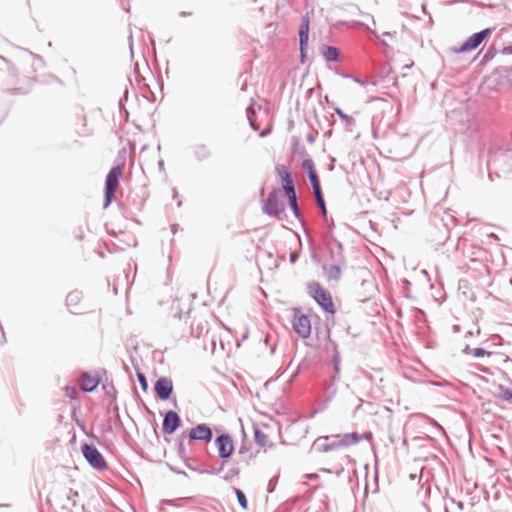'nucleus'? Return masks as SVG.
Instances as JSON below:
<instances>
[{
	"label": "nucleus",
	"instance_id": "nucleus-1",
	"mask_svg": "<svg viewBox=\"0 0 512 512\" xmlns=\"http://www.w3.org/2000/svg\"><path fill=\"white\" fill-rule=\"evenodd\" d=\"M309 296L320 306V308L327 314L334 315L336 309L334 306L331 293L323 288L318 282H311L308 284Z\"/></svg>",
	"mask_w": 512,
	"mask_h": 512
},
{
	"label": "nucleus",
	"instance_id": "nucleus-2",
	"mask_svg": "<svg viewBox=\"0 0 512 512\" xmlns=\"http://www.w3.org/2000/svg\"><path fill=\"white\" fill-rule=\"evenodd\" d=\"M284 196L281 189L274 187L268 194V197L263 201L262 211L270 217L282 219L285 211V203L281 199Z\"/></svg>",
	"mask_w": 512,
	"mask_h": 512
},
{
	"label": "nucleus",
	"instance_id": "nucleus-3",
	"mask_svg": "<svg viewBox=\"0 0 512 512\" xmlns=\"http://www.w3.org/2000/svg\"><path fill=\"white\" fill-rule=\"evenodd\" d=\"M122 172L123 166L116 165L112 167L106 175L104 184L103 209L108 208L110 204L113 202Z\"/></svg>",
	"mask_w": 512,
	"mask_h": 512
},
{
	"label": "nucleus",
	"instance_id": "nucleus-4",
	"mask_svg": "<svg viewBox=\"0 0 512 512\" xmlns=\"http://www.w3.org/2000/svg\"><path fill=\"white\" fill-rule=\"evenodd\" d=\"M494 31L493 27H487L481 31L473 33L460 46L451 47L449 51L453 54L468 53L476 50Z\"/></svg>",
	"mask_w": 512,
	"mask_h": 512
},
{
	"label": "nucleus",
	"instance_id": "nucleus-5",
	"mask_svg": "<svg viewBox=\"0 0 512 512\" xmlns=\"http://www.w3.org/2000/svg\"><path fill=\"white\" fill-rule=\"evenodd\" d=\"M81 452L85 460L92 468L98 471L107 469L108 464L105 458L94 444H88L86 442L82 443Z\"/></svg>",
	"mask_w": 512,
	"mask_h": 512
},
{
	"label": "nucleus",
	"instance_id": "nucleus-6",
	"mask_svg": "<svg viewBox=\"0 0 512 512\" xmlns=\"http://www.w3.org/2000/svg\"><path fill=\"white\" fill-rule=\"evenodd\" d=\"M275 175L281 182V193L283 195L296 192V185L291 169L285 164H277L275 166Z\"/></svg>",
	"mask_w": 512,
	"mask_h": 512
},
{
	"label": "nucleus",
	"instance_id": "nucleus-7",
	"mask_svg": "<svg viewBox=\"0 0 512 512\" xmlns=\"http://www.w3.org/2000/svg\"><path fill=\"white\" fill-rule=\"evenodd\" d=\"M309 12L302 16L301 24L298 30L299 37V53H300V62L302 64L305 63L307 57V49L309 42V32H310V16Z\"/></svg>",
	"mask_w": 512,
	"mask_h": 512
},
{
	"label": "nucleus",
	"instance_id": "nucleus-8",
	"mask_svg": "<svg viewBox=\"0 0 512 512\" xmlns=\"http://www.w3.org/2000/svg\"><path fill=\"white\" fill-rule=\"evenodd\" d=\"M214 444L218 450L219 458L224 461L230 459L235 451L233 438L227 432L218 434L214 440Z\"/></svg>",
	"mask_w": 512,
	"mask_h": 512
},
{
	"label": "nucleus",
	"instance_id": "nucleus-9",
	"mask_svg": "<svg viewBox=\"0 0 512 512\" xmlns=\"http://www.w3.org/2000/svg\"><path fill=\"white\" fill-rule=\"evenodd\" d=\"M343 448L340 435H327L318 437L312 444L313 451L324 453Z\"/></svg>",
	"mask_w": 512,
	"mask_h": 512
},
{
	"label": "nucleus",
	"instance_id": "nucleus-10",
	"mask_svg": "<svg viewBox=\"0 0 512 512\" xmlns=\"http://www.w3.org/2000/svg\"><path fill=\"white\" fill-rule=\"evenodd\" d=\"M188 437L189 443L192 441H199L208 444L213 439V430L207 423H200L185 432Z\"/></svg>",
	"mask_w": 512,
	"mask_h": 512
},
{
	"label": "nucleus",
	"instance_id": "nucleus-11",
	"mask_svg": "<svg viewBox=\"0 0 512 512\" xmlns=\"http://www.w3.org/2000/svg\"><path fill=\"white\" fill-rule=\"evenodd\" d=\"M292 326L298 336L303 339L308 338L311 334L310 319L299 308L294 309Z\"/></svg>",
	"mask_w": 512,
	"mask_h": 512
},
{
	"label": "nucleus",
	"instance_id": "nucleus-12",
	"mask_svg": "<svg viewBox=\"0 0 512 512\" xmlns=\"http://www.w3.org/2000/svg\"><path fill=\"white\" fill-rule=\"evenodd\" d=\"M173 382L169 377L161 376L154 383L156 397L161 401H167L173 394Z\"/></svg>",
	"mask_w": 512,
	"mask_h": 512
},
{
	"label": "nucleus",
	"instance_id": "nucleus-13",
	"mask_svg": "<svg viewBox=\"0 0 512 512\" xmlns=\"http://www.w3.org/2000/svg\"><path fill=\"white\" fill-rule=\"evenodd\" d=\"M326 246L332 263L344 264L346 262L343 244L335 236L331 235L329 237Z\"/></svg>",
	"mask_w": 512,
	"mask_h": 512
},
{
	"label": "nucleus",
	"instance_id": "nucleus-14",
	"mask_svg": "<svg viewBox=\"0 0 512 512\" xmlns=\"http://www.w3.org/2000/svg\"><path fill=\"white\" fill-rule=\"evenodd\" d=\"M182 425L179 414L174 410H168L163 417L162 432L166 435H172Z\"/></svg>",
	"mask_w": 512,
	"mask_h": 512
},
{
	"label": "nucleus",
	"instance_id": "nucleus-15",
	"mask_svg": "<svg viewBox=\"0 0 512 512\" xmlns=\"http://www.w3.org/2000/svg\"><path fill=\"white\" fill-rule=\"evenodd\" d=\"M341 438V444L343 447H349L351 445H355L359 443L362 440L372 441L373 434L370 431L359 433V432H351V433H344L340 435Z\"/></svg>",
	"mask_w": 512,
	"mask_h": 512
},
{
	"label": "nucleus",
	"instance_id": "nucleus-16",
	"mask_svg": "<svg viewBox=\"0 0 512 512\" xmlns=\"http://www.w3.org/2000/svg\"><path fill=\"white\" fill-rule=\"evenodd\" d=\"M302 169L306 173L309 182L311 184L312 190H316L321 188L320 178L316 171L314 162L311 158H306L302 162Z\"/></svg>",
	"mask_w": 512,
	"mask_h": 512
},
{
	"label": "nucleus",
	"instance_id": "nucleus-17",
	"mask_svg": "<svg viewBox=\"0 0 512 512\" xmlns=\"http://www.w3.org/2000/svg\"><path fill=\"white\" fill-rule=\"evenodd\" d=\"M511 72H512V67L499 66L491 74L490 80L495 85H503L506 83H512V79L510 78Z\"/></svg>",
	"mask_w": 512,
	"mask_h": 512
},
{
	"label": "nucleus",
	"instance_id": "nucleus-18",
	"mask_svg": "<svg viewBox=\"0 0 512 512\" xmlns=\"http://www.w3.org/2000/svg\"><path fill=\"white\" fill-rule=\"evenodd\" d=\"M80 381L81 390L83 392L91 393L98 388L101 379L97 375L93 376L90 372L84 371L81 374Z\"/></svg>",
	"mask_w": 512,
	"mask_h": 512
},
{
	"label": "nucleus",
	"instance_id": "nucleus-19",
	"mask_svg": "<svg viewBox=\"0 0 512 512\" xmlns=\"http://www.w3.org/2000/svg\"><path fill=\"white\" fill-rule=\"evenodd\" d=\"M327 337L329 340V345L332 349V364H333V370L335 372V375H333L332 379L333 381L339 380V373H340V364H341V357L340 352L338 350V344L336 341L332 340L330 338V330L327 329Z\"/></svg>",
	"mask_w": 512,
	"mask_h": 512
},
{
	"label": "nucleus",
	"instance_id": "nucleus-20",
	"mask_svg": "<svg viewBox=\"0 0 512 512\" xmlns=\"http://www.w3.org/2000/svg\"><path fill=\"white\" fill-rule=\"evenodd\" d=\"M191 152L194 159L199 163L207 161L212 157L210 147L204 143H197L191 146Z\"/></svg>",
	"mask_w": 512,
	"mask_h": 512
},
{
	"label": "nucleus",
	"instance_id": "nucleus-21",
	"mask_svg": "<svg viewBox=\"0 0 512 512\" xmlns=\"http://www.w3.org/2000/svg\"><path fill=\"white\" fill-rule=\"evenodd\" d=\"M321 54L327 62H338L341 60L340 50L332 45H322Z\"/></svg>",
	"mask_w": 512,
	"mask_h": 512
},
{
	"label": "nucleus",
	"instance_id": "nucleus-22",
	"mask_svg": "<svg viewBox=\"0 0 512 512\" xmlns=\"http://www.w3.org/2000/svg\"><path fill=\"white\" fill-rule=\"evenodd\" d=\"M284 196L287 199L288 206L291 209V211L293 212V215L303 225V218H302L301 210H300V207H299V204H298L297 191L296 192H292L290 194H286Z\"/></svg>",
	"mask_w": 512,
	"mask_h": 512
},
{
	"label": "nucleus",
	"instance_id": "nucleus-23",
	"mask_svg": "<svg viewBox=\"0 0 512 512\" xmlns=\"http://www.w3.org/2000/svg\"><path fill=\"white\" fill-rule=\"evenodd\" d=\"M82 299V292L74 290L70 292L66 297V306L72 314H79L80 312L74 308L80 303Z\"/></svg>",
	"mask_w": 512,
	"mask_h": 512
},
{
	"label": "nucleus",
	"instance_id": "nucleus-24",
	"mask_svg": "<svg viewBox=\"0 0 512 512\" xmlns=\"http://www.w3.org/2000/svg\"><path fill=\"white\" fill-rule=\"evenodd\" d=\"M341 265L342 263H332L329 268L323 265V270L329 280L338 281L341 278Z\"/></svg>",
	"mask_w": 512,
	"mask_h": 512
},
{
	"label": "nucleus",
	"instance_id": "nucleus-25",
	"mask_svg": "<svg viewBox=\"0 0 512 512\" xmlns=\"http://www.w3.org/2000/svg\"><path fill=\"white\" fill-rule=\"evenodd\" d=\"M312 191H313V194H314V197H315V201H316V204H317V206L319 208L321 216L324 219L327 220V207H326L324 195H323V192H322V187L318 188L316 190H312Z\"/></svg>",
	"mask_w": 512,
	"mask_h": 512
},
{
	"label": "nucleus",
	"instance_id": "nucleus-26",
	"mask_svg": "<svg viewBox=\"0 0 512 512\" xmlns=\"http://www.w3.org/2000/svg\"><path fill=\"white\" fill-rule=\"evenodd\" d=\"M335 73L342 76L343 78H346V79H351L353 80L355 83H358L359 85L361 86H367V85H372V86H376V82L374 81H368V80H363L357 76H354L352 75L351 73L349 72H346L340 68H336L335 69Z\"/></svg>",
	"mask_w": 512,
	"mask_h": 512
},
{
	"label": "nucleus",
	"instance_id": "nucleus-27",
	"mask_svg": "<svg viewBox=\"0 0 512 512\" xmlns=\"http://www.w3.org/2000/svg\"><path fill=\"white\" fill-rule=\"evenodd\" d=\"M494 396L502 401L511 402L512 401V388L505 387L502 384L496 385V392Z\"/></svg>",
	"mask_w": 512,
	"mask_h": 512
},
{
	"label": "nucleus",
	"instance_id": "nucleus-28",
	"mask_svg": "<svg viewBox=\"0 0 512 512\" xmlns=\"http://www.w3.org/2000/svg\"><path fill=\"white\" fill-rule=\"evenodd\" d=\"M341 25H345L347 28H360L368 33H370L375 38H378L379 35L375 30H372L367 24L361 21H351V22H340Z\"/></svg>",
	"mask_w": 512,
	"mask_h": 512
},
{
	"label": "nucleus",
	"instance_id": "nucleus-29",
	"mask_svg": "<svg viewBox=\"0 0 512 512\" xmlns=\"http://www.w3.org/2000/svg\"><path fill=\"white\" fill-rule=\"evenodd\" d=\"M188 439L187 435L184 433H182L181 435H179L178 437V443H177V455L178 457L183 460L185 459L186 457L189 456V453H188V450L185 446V440Z\"/></svg>",
	"mask_w": 512,
	"mask_h": 512
},
{
	"label": "nucleus",
	"instance_id": "nucleus-30",
	"mask_svg": "<svg viewBox=\"0 0 512 512\" xmlns=\"http://www.w3.org/2000/svg\"><path fill=\"white\" fill-rule=\"evenodd\" d=\"M187 468H189L192 471H196L200 474H203L204 471V465H201L199 461L191 457L190 455L182 460Z\"/></svg>",
	"mask_w": 512,
	"mask_h": 512
},
{
	"label": "nucleus",
	"instance_id": "nucleus-31",
	"mask_svg": "<svg viewBox=\"0 0 512 512\" xmlns=\"http://www.w3.org/2000/svg\"><path fill=\"white\" fill-rule=\"evenodd\" d=\"M463 352L465 354L472 353V355L475 358H481V357H484V356H492L494 354L493 352L488 351L487 349L482 348V347H477V348L471 349L469 345H466V347L464 348Z\"/></svg>",
	"mask_w": 512,
	"mask_h": 512
},
{
	"label": "nucleus",
	"instance_id": "nucleus-32",
	"mask_svg": "<svg viewBox=\"0 0 512 512\" xmlns=\"http://www.w3.org/2000/svg\"><path fill=\"white\" fill-rule=\"evenodd\" d=\"M128 94H129L128 88L125 87L123 95L121 96V98L118 101L119 112L121 115L124 116V120L126 122L128 121V118H129V112L125 107V104L128 100Z\"/></svg>",
	"mask_w": 512,
	"mask_h": 512
},
{
	"label": "nucleus",
	"instance_id": "nucleus-33",
	"mask_svg": "<svg viewBox=\"0 0 512 512\" xmlns=\"http://www.w3.org/2000/svg\"><path fill=\"white\" fill-rule=\"evenodd\" d=\"M79 402L77 403L76 406L73 407V410H72V413H71V417L76 421L77 425L81 428V430L85 433V435L88 437V438H91L92 440H94L95 442L99 443V438L94 435L93 433H90V432H87L86 429H85V426L84 424L80 423L77 419H76V416H77V411L79 410Z\"/></svg>",
	"mask_w": 512,
	"mask_h": 512
},
{
	"label": "nucleus",
	"instance_id": "nucleus-34",
	"mask_svg": "<svg viewBox=\"0 0 512 512\" xmlns=\"http://www.w3.org/2000/svg\"><path fill=\"white\" fill-rule=\"evenodd\" d=\"M333 110L339 118L345 122L346 126H355L356 120L352 116L346 114L340 107L333 105Z\"/></svg>",
	"mask_w": 512,
	"mask_h": 512
},
{
	"label": "nucleus",
	"instance_id": "nucleus-35",
	"mask_svg": "<svg viewBox=\"0 0 512 512\" xmlns=\"http://www.w3.org/2000/svg\"><path fill=\"white\" fill-rule=\"evenodd\" d=\"M254 441L258 446L264 447L268 443V435L265 434L260 428L254 427Z\"/></svg>",
	"mask_w": 512,
	"mask_h": 512
},
{
	"label": "nucleus",
	"instance_id": "nucleus-36",
	"mask_svg": "<svg viewBox=\"0 0 512 512\" xmlns=\"http://www.w3.org/2000/svg\"><path fill=\"white\" fill-rule=\"evenodd\" d=\"M171 314L174 318L182 319L183 309L181 298H176L175 300H173L171 305Z\"/></svg>",
	"mask_w": 512,
	"mask_h": 512
},
{
	"label": "nucleus",
	"instance_id": "nucleus-37",
	"mask_svg": "<svg viewBox=\"0 0 512 512\" xmlns=\"http://www.w3.org/2000/svg\"><path fill=\"white\" fill-rule=\"evenodd\" d=\"M233 491L236 495V498H237V501H238V504L240 505V507L247 511L248 510V500H247V497L245 495V493L239 489V488H236V487H233Z\"/></svg>",
	"mask_w": 512,
	"mask_h": 512
},
{
	"label": "nucleus",
	"instance_id": "nucleus-38",
	"mask_svg": "<svg viewBox=\"0 0 512 512\" xmlns=\"http://www.w3.org/2000/svg\"><path fill=\"white\" fill-rule=\"evenodd\" d=\"M240 468L236 465L230 467L227 472L222 476V479L226 482H231L234 477L239 476Z\"/></svg>",
	"mask_w": 512,
	"mask_h": 512
},
{
	"label": "nucleus",
	"instance_id": "nucleus-39",
	"mask_svg": "<svg viewBox=\"0 0 512 512\" xmlns=\"http://www.w3.org/2000/svg\"><path fill=\"white\" fill-rule=\"evenodd\" d=\"M498 50L497 48L495 47V45H490L487 50L485 51L482 59H481V63L485 64L489 61H491L497 54Z\"/></svg>",
	"mask_w": 512,
	"mask_h": 512
},
{
	"label": "nucleus",
	"instance_id": "nucleus-40",
	"mask_svg": "<svg viewBox=\"0 0 512 512\" xmlns=\"http://www.w3.org/2000/svg\"><path fill=\"white\" fill-rule=\"evenodd\" d=\"M64 390L66 397L70 398L71 400L77 401V403L79 402V391L75 386L66 385Z\"/></svg>",
	"mask_w": 512,
	"mask_h": 512
},
{
	"label": "nucleus",
	"instance_id": "nucleus-41",
	"mask_svg": "<svg viewBox=\"0 0 512 512\" xmlns=\"http://www.w3.org/2000/svg\"><path fill=\"white\" fill-rule=\"evenodd\" d=\"M248 452H249V449H248L246 443L242 442L241 446L239 447L238 454H239V456L243 457V461H245V463L247 465H249L250 459L253 458L252 453H250L248 456H246L248 454Z\"/></svg>",
	"mask_w": 512,
	"mask_h": 512
},
{
	"label": "nucleus",
	"instance_id": "nucleus-42",
	"mask_svg": "<svg viewBox=\"0 0 512 512\" xmlns=\"http://www.w3.org/2000/svg\"><path fill=\"white\" fill-rule=\"evenodd\" d=\"M225 463H226V461L222 460V462L219 466H209V467L204 466L203 474L218 475L224 469Z\"/></svg>",
	"mask_w": 512,
	"mask_h": 512
},
{
	"label": "nucleus",
	"instance_id": "nucleus-43",
	"mask_svg": "<svg viewBox=\"0 0 512 512\" xmlns=\"http://www.w3.org/2000/svg\"><path fill=\"white\" fill-rule=\"evenodd\" d=\"M136 376H137V379H138V382L140 384L141 389L144 392H147L148 388H149V384H148V381H147V378H146L145 374L138 370L137 373H136Z\"/></svg>",
	"mask_w": 512,
	"mask_h": 512
},
{
	"label": "nucleus",
	"instance_id": "nucleus-44",
	"mask_svg": "<svg viewBox=\"0 0 512 512\" xmlns=\"http://www.w3.org/2000/svg\"><path fill=\"white\" fill-rule=\"evenodd\" d=\"M103 389L105 390L106 394L109 395L111 398L115 399L117 395V391L113 385L112 382L110 383H104Z\"/></svg>",
	"mask_w": 512,
	"mask_h": 512
},
{
	"label": "nucleus",
	"instance_id": "nucleus-45",
	"mask_svg": "<svg viewBox=\"0 0 512 512\" xmlns=\"http://www.w3.org/2000/svg\"><path fill=\"white\" fill-rule=\"evenodd\" d=\"M204 327L200 324H198L196 327L194 325H191V335L193 337L199 338L203 333Z\"/></svg>",
	"mask_w": 512,
	"mask_h": 512
},
{
	"label": "nucleus",
	"instance_id": "nucleus-46",
	"mask_svg": "<svg viewBox=\"0 0 512 512\" xmlns=\"http://www.w3.org/2000/svg\"><path fill=\"white\" fill-rule=\"evenodd\" d=\"M331 397H332V396L328 397V398L324 401V403L320 404V407H319L317 410L313 411V412L310 414V416H309V417H310V418H312V417H314V415H315L316 413H318V412H320V411H324V410L327 408L328 402L331 400Z\"/></svg>",
	"mask_w": 512,
	"mask_h": 512
},
{
	"label": "nucleus",
	"instance_id": "nucleus-47",
	"mask_svg": "<svg viewBox=\"0 0 512 512\" xmlns=\"http://www.w3.org/2000/svg\"><path fill=\"white\" fill-rule=\"evenodd\" d=\"M500 52L504 55H511L512 54V43L509 42L507 43L506 45H503L502 49L500 50Z\"/></svg>",
	"mask_w": 512,
	"mask_h": 512
},
{
	"label": "nucleus",
	"instance_id": "nucleus-48",
	"mask_svg": "<svg viewBox=\"0 0 512 512\" xmlns=\"http://www.w3.org/2000/svg\"><path fill=\"white\" fill-rule=\"evenodd\" d=\"M299 257H300V251H293L289 255V262L291 264H295L298 261Z\"/></svg>",
	"mask_w": 512,
	"mask_h": 512
},
{
	"label": "nucleus",
	"instance_id": "nucleus-49",
	"mask_svg": "<svg viewBox=\"0 0 512 512\" xmlns=\"http://www.w3.org/2000/svg\"><path fill=\"white\" fill-rule=\"evenodd\" d=\"M251 111L250 109L248 108L247 109V117L249 119V122H250V126L251 128L254 130V131H258L259 130V126L252 120V117H251Z\"/></svg>",
	"mask_w": 512,
	"mask_h": 512
},
{
	"label": "nucleus",
	"instance_id": "nucleus-50",
	"mask_svg": "<svg viewBox=\"0 0 512 512\" xmlns=\"http://www.w3.org/2000/svg\"><path fill=\"white\" fill-rule=\"evenodd\" d=\"M103 433H113V427L111 423V419H108L106 424L102 428Z\"/></svg>",
	"mask_w": 512,
	"mask_h": 512
},
{
	"label": "nucleus",
	"instance_id": "nucleus-51",
	"mask_svg": "<svg viewBox=\"0 0 512 512\" xmlns=\"http://www.w3.org/2000/svg\"><path fill=\"white\" fill-rule=\"evenodd\" d=\"M476 369L483 372V373H486V374H492V371L489 367H486V366H482L480 364H476L475 365Z\"/></svg>",
	"mask_w": 512,
	"mask_h": 512
},
{
	"label": "nucleus",
	"instance_id": "nucleus-52",
	"mask_svg": "<svg viewBox=\"0 0 512 512\" xmlns=\"http://www.w3.org/2000/svg\"><path fill=\"white\" fill-rule=\"evenodd\" d=\"M452 504H455L459 510L464 509V503L461 501H456L454 498L449 499Z\"/></svg>",
	"mask_w": 512,
	"mask_h": 512
},
{
	"label": "nucleus",
	"instance_id": "nucleus-53",
	"mask_svg": "<svg viewBox=\"0 0 512 512\" xmlns=\"http://www.w3.org/2000/svg\"><path fill=\"white\" fill-rule=\"evenodd\" d=\"M357 470L354 468L348 475V481L351 483L354 479H357Z\"/></svg>",
	"mask_w": 512,
	"mask_h": 512
},
{
	"label": "nucleus",
	"instance_id": "nucleus-54",
	"mask_svg": "<svg viewBox=\"0 0 512 512\" xmlns=\"http://www.w3.org/2000/svg\"><path fill=\"white\" fill-rule=\"evenodd\" d=\"M377 39L379 40V44L383 47L385 51L392 50V48L385 42V40H380L379 37Z\"/></svg>",
	"mask_w": 512,
	"mask_h": 512
},
{
	"label": "nucleus",
	"instance_id": "nucleus-55",
	"mask_svg": "<svg viewBox=\"0 0 512 512\" xmlns=\"http://www.w3.org/2000/svg\"><path fill=\"white\" fill-rule=\"evenodd\" d=\"M402 283H403V286H404L405 295L408 297L407 292H408V290H409V288L411 286V283L407 279H404L402 281Z\"/></svg>",
	"mask_w": 512,
	"mask_h": 512
},
{
	"label": "nucleus",
	"instance_id": "nucleus-56",
	"mask_svg": "<svg viewBox=\"0 0 512 512\" xmlns=\"http://www.w3.org/2000/svg\"><path fill=\"white\" fill-rule=\"evenodd\" d=\"M306 140H307V142L312 144L316 140V135L313 134V133H308L307 136H306Z\"/></svg>",
	"mask_w": 512,
	"mask_h": 512
},
{
	"label": "nucleus",
	"instance_id": "nucleus-57",
	"mask_svg": "<svg viewBox=\"0 0 512 512\" xmlns=\"http://www.w3.org/2000/svg\"><path fill=\"white\" fill-rule=\"evenodd\" d=\"M275 490V483H273V480L271 479L268 483L267 492L273 493Z\"/></svg>",
	"mask_w": 512,
	"mask_h": 512
},
{
	"label": "nucleus",
	"instance_id": "nucleus-58",
	"mask_svg": "<svg viewBox=\"0 0 512 512\" xmlns=\"http://www.w3.org/2000/svg\"><path fill=\"white\" fill-rule=\"evenodd\" d=\"M390 70H391L390 66L383 67L382 72H381L383 77L387 78Z\"/></svg>",
	"mask_w": 512,
	"mask_h": 512
},
{
	"label": "nucleus",
	"instance_id": "nucleus-59",
	"mask_svg": "<svg viewBox=\"0 0 512 512\" xmlns=\"http://www.w3.org/2000/svg\"><path fill=\"white\" fill-rule=\"evenodd\" d=\"M324 220H325V222H326V224H327V226H328V228H329V229H332V227H334V221H333V219H331V220H328V219L326 220V219H324Z\"/></svg>",
	"mask_w": 512,
	"mask_h": 512
},
{
	"label": "nucleus",
	"instance_id": "nucleus-60",
	"mask_svg": "<svg viewBox=\"0 0 512 512\" xmlns=\"http://www.w3.org/2000/svg\"><path fill=\"white\" fill-rule=\"evenodd\" d=\"M335 158H332L331 159V163L329 164V167H328V170L329 171H333L334 170V167H335Z\"/></svg>",
	"mask_w": 512,
	"mask_h": 512
},
{
	"label": "nucleus",
	"instance_id": "nucleus-61",
	"mask_svg": "<svg viewBox=\"0 0 512 512\" xmlns=\"http://www.w3.org/2000/svg\"><path fill=\"white\" fill-rule=\"evenodd\" d=\"M396 35V32H384L382 36L384 37H394Z\"/></svg>",
	"mask_w": 512,
	"mask_h": 512
},
{
	"label": "nucleus",
	"instance_id": "nucleus-62",
	"mask_svg": "<svg viewBox=\"0 0 512 512\" xmlns=\"http://www.w3.org/2000/svg\"><path fill=\"white\" fill-rule=\"evenodd\" d=\"M158 167L160 171H164V161L162 159L158 161Z\"/></svg>",
	"mask_w": 512,
	"mask_h": 512
},
{
	"label": "nucleus",
	"instance_id": "nucleus-63",
	"mask_svg": "<svg viewBox=\"0 0 512 512\" xmlns=\"http://www.w3.org/2000/svg\"><path fill=\"white\" fill-rule=\"evenodd\" d=\"M192 15V12L190 11H182L180 12V16L181 17H187V16H191Z\"/></svg>",
	"mask_w": 512,
	"mask_h": 512
},
{
	"label": "nucleus",
	"instance_id": "nucleus-64",
	"mask_svg": "<svg viewBox=\"0 0 512 512\" xmlns=\"http://www.w3.org/2000/svg\"><path fill=\"white\" fill-rule=\"evenodd\" d=\"M510 31H512V29H509V28H502V29L500 30V35L502 36V35H504V34H506V33H509Z\"/></svg>",
	"mask_w": 512,
	"mask_h": 512
}]
</instances>
